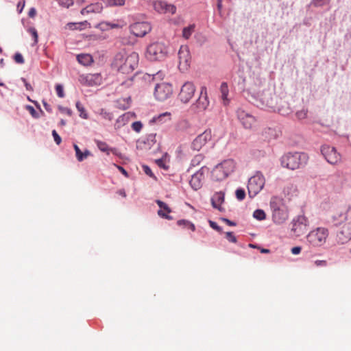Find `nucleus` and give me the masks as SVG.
I'll list each match as a JSON object with an SVG mask.
<instances>
[{
	"instance_id": "aec40b11",
	"label": "nucleus",
	"mask_w": 351,
	"mask_h": 351,
	"mask_svg": "<svg viewBox=\"0 0 351 351\" xmlns=\"http://www.w3.org/2000/svg\"><path fill=\"white\" fill-rule=\"evenodd\" d=\"M308 220L304 216H298L293 221L292 231L296 236L304 234L307 230Z\"/></svg>"
},
{
	"instance_id": "4d7b16f0",
	"label": "nucleus",
	"mask_w": 351,
	"mask_h": 351,
	"mask_svg": "<svg viewBox=\"0 0 351 351\" xmlns=\"http://www.w3.org/2000/svg\"><path fill=\"white\" fill-rule=\"evenodd\" d=\"M143 170L147 175L152 176V171L148 166H143Z\"/></svg>"
},
{
	"instance_id": "6e6552de",
	"label": "nucleus",
	"mask_w": 351,
	"mask_h": 351,
	"mask_svg": "<svg viewBox=\"0 0 351 351\" xmlns=\"http://www.w3.org/2000/svg\"><path fill=\"white\" fill-rule=\"evenodd\" d=\"M210 104V101L208 97L207 88L203 86L200 88V92L198 99L191 106L192 109L195 112H203L205 111Z\"/></svg>"
},
{
	"instance_id": "6ab92c4d",
	"label": "nucleus",
	"mask_w": 351,
	"mask_h": 351,
	"mask_svg": "<svg viewBox=\"0 0 351 351\" xmlns=\"http://www.w3.org/2000/svg\"><path fill=\"white\" fill-rule=\"evenodd\" d=\"M210 139L211 132L210 130H205L193 140L191 144V148L193 150L199 151Z\"/></svg>"
},
{
	"instance_id": "09e8293b",
	"label": "nucleus",
	"mask_w": 351,
	"mask_h": 351,
	"mask_svg": "<svg viewBox=\"0 0 351 351\" xmlns=\"http://www.w3.org/2000/svg\"><path fill=\"white\" fill-rule=\"evenodd\" d=\"M210 226L213 228L214 230H217V232H221L222 229L220 226L217 225V223L213 221H209Z\"/></svg>"
},
{
	"instance_id": "a19ab883",
	"label": "nucleus",
	"mask_w": 351,
	"mask_h": 351,
	"mask_svg": "<svg viewBox=\"0 0 351 351\" xmlns=\"http://www.w3.org/2000/svg\"><path fill=\"white\" fill-rule=\"evenodd\" d=\"M143 128V124L140 121H135L132 124V128L136 132H139Z\"/></svg>"
},
{
	"instance_id": "8fccbe9b",
	"label": "nucleus",
	"mask_w": 351,
	"mask_h": 351,
	"mask_svg": "<svg viewBox=\"0 0 351 351\" xmlns=\"http://www.w3.org/2000/svg\"><path fill=\"white\" fill-rule=\"evenodd\" d=\"M27 110H29V113L31 114V115L33 117H34V118H37L38 117V113L36 112V111L35 110V109L32 106H27Z\"/></svg>"
},
{
	"instance_id": "e433bc0d",
	"label": "nucleus",
	"mask_w": 351,
	"mask_h": 351,
	"mask_svg": "<svg viewBox=\"0 0 351 351\" xmlns=\"http://www.w3.org/2000/svg\"><path fill=\"white\" fill-rule=\"evenodd\" d=\"M74 149L75 151V156L78 161L82 162L83 160L82 154L83 152L80 150L79 147L76 145H73Z\"/></svg>"
},
{
	"instance_id": "4468645a",
	"label": "nucleus",
	"mask_w": 351,
	"mask_h": 351,
	"mask_svg": "<svg viewBox=\"0 0 351 351\" xmlns=\"http://www.w3.org/2000/svg\"><path fill=\"white\" fill-rule=\"evenodd\" d=\"M237 116L240 123L245 129L252 128L256 121V118L254 116L242 108L237 109Z\"/></svg>"
},
{
	"instance_id": "a18cd8bd",
	"label": "nucleus",
	"mask_w": 351,
	"mask_h": 351,
	"mask_svg": "<svg viewBox=\"0 0 351 351\" xmlns=\"http://www.w3.org/2000/svg\"><path fill=\"white\" fill-rule=\"evenodd\" d=\"M52 136L54 138V141L56 143L57 145H60L62 142V138L61 137L58 135V134L57 133V132L53 130L52 131Z\"/></svg>"
},
{
	"instance_id": "e2e57ef3",
	"label": "nucleus",
	"mask_w": 351,
	"mask_h": 351,
	"mask_svg": "<svg viewBox=\"0 0 351 351\" xmlns=\"http://www.w3.org/2000/svg\"><path fill=\"white\" fill-rule=\"evenodd\" d=\"M186 228L191 229L192 231H195V225L190 221H189V223H188V226H186Z\"/></svg>"
},
{
	"instance_id": "a878e982",
	"label": "nucleus",
	"mask_w": 351,
	"mask_h": 351,
	"mask_svg": "<svg viewBox=\"0 0 351 351\" xmlns=\"http://www.w3.org/2000/svg\"><path fill=\"white\" fill-rule=\"evenodd\" d=\"M224 202V193L222 192L215 193L211 198V203L214 208L222 210L221 204Z\"/></svg>"
},
{
	"instance_id": "69168bd1",
	"label": "nucleus",
	"mask_w": 351,
	"mask_h": 351,
	"mask_svg": "<svg viewBox=\"0 0 351 351\" xmlns=\"http://www.w3.org/2000/svg\"><path fill=\"white\" fill-rule=\"evenodd\" d=\"M222 8V1L221 0H217V9L219 12H221V10Z\"/></svg>"
},
{
	"instance_id": "79ce46f5",
	"label": "nucleus",
	"mask_w": 351,
	"mask_h": 351,
	"mask_svg": "<svg viewBox=\"0 0 351 351\" xmlns=\"http://www.w3.org/2000/svg\"><path fill=\"white\" fill-rule=\"evenodd\" d=\"M28 32L32 36L34 40V44H36L38 43V38L36 29L34 27H30L28 29Z\"/></svg>"
},
{
	"instance_id": "f3484780",
	"label": "nucleus",
	"mask_w": 351,
	"mask_h": 351,
	"mask_svg": "<svg viewBox=\"0 0 351 351\" xmlns=\"http://www.w3.org/2000/svg\"><path fill=\"white\" fill-rule=\"evenodd\" d=\"M179 69L186 71L189 66L191 56L189 47L186 45H182L178 51Z\"/></svg>"
},
{
	"instance_id": "b1692460",
	"label": "nucleus",
	"mask_w": 351,
	"mask_h": 351,
	"mask_svg": "<svg viewBox=\"0 0 351 351\" xmlns=\"http://www.w3.org/2000/svg\"><path fill=\"white\" fill-rule=\"evenodd\" d=\"M127 54L128 53L125 52H119L115 55L114 58L112 65L114 69H117L120 72L123 67L124 60L126 58Z\"/></svg>"
},
{
	"instance_id": "7c9ffc66",
	"label": "nucleus",
	"mask_w": 351,
	"mask_h": 351,
	"mask_svg": "<svg viewBox=\"0 0 351 351\" xmlns=\"http://www.w3.org/2000/svg\"><path fill=\"white\" fill-rule=\"evenodd\" d=\"M195 30V25H191L183 29L182 36L184 38L189 39Z\"/></svg>"
},
{
	"instance_id": "1a4fd4ad",
	"label": "nucleus",
	"mask_w": 351,
	"mask_h": 351,
	"mask_svg": "<svg viewBox=\"0 0 351 351\" xmlns=\"http://www.w3.org/2000/svg\"><path fill=\"white\" fill-rule=\"evenodd\" d=\"M196 88L193 83L191 82H185L181 87L178 94V99L183 104L189 103L193 97Z\"/></svg>"
},
{
	"instance_id": "473e14b6",
	"label": "nucleus",
	"mask_w": 351,
	"mask_h": 351,
	"mask_svg": "<svg viewBox=\"0 0 351 351\" xmlns=\"http://www.w3.org/2000/svg\"><path fill=\"white\" fill-rule=\"evenodd\" d=\"M253 217L258 220H263L265 219L266 215L264 210L257 209L254 212Z\"/></svg>"
},
{
	"instance_id": "f03ea898",
	"label": "nucleus",
	"mask_w": 351,
	"mask_h": 351,
	"mask_svg": "<svg viewBox=\"0 0 351 351\" xmlns=\"http://www.w3.org/2000/svg\"><path fill=\"white\" fill-rule=\"evenodd\" d=\"M250 90L255 99V105L261 108L275 109L276 102L271 91L263 90L261 93L256 87H252Z\"/></svg>"
},
{
	"instance_id": "7ed1b4c3",
	"label": "nucleus",
	"mask_w": 351,
	"mask_h": 351,
	"mask_svg": "<svg viewBox=\"0 0 351 351\" xmlns=\"http://www.w3.org/2000/svg\"><path fill=\"white\" fill-rule=\"evenodd\" d=\"M328 237V230L326 228L319 227L311 231L306 236L308 243L314 247L323 245Z\"/></svg>"
},
{
	"instance_id": "5701e85b",
	"label": "nucleus",
	"mask_w": 351,
	"mask_h": 351,
	"mask_svg": "<svg viewBox=\"0 0 351 351\" xmlns=\"http://www.w3.org/2000/svg\"><path fill=\"white\" fill-rule=\"evenodd\" d=\"M156 204L160 207V210L158 211V215L160 217L169 220L173 219L171 216L168 215L171 212V210L166 203L161 200H156Z\"/></svg>"
},
{
	"instance_id": "20e7f679",
	"label": "nucleus",
	"mask_w": 351,
	"mask_h": 351,
	"mask_svg": "<svg viewBox=\"0 0 351 351\" xmlns=\"http://www.w3.org/2000/svg\"><path fill=\"white\" fill-rule=\"evenodd\" d=\"M235 164L233 160H225L215 166L212 171V176L216 180H222L226 178L234 171Z\"/></svg>"
},
{
	"instance_id": "864d4df0",
	"label": "nucleus",
	"mask_w": 351,
	"mask_h": 351,
	"mask_svg": "<svg viewBox=\"0 0 351 351\" xmlns=\"http://www.w3.org/2000/svg\"><path fill=\"white\" fill-rule=\"evenodd\" d=\"M22 81L23 82L27 90H33V88L29 83L27 82L25 78H22Z\"/></svg>"
},
{
	"instance_id": "0eeeda50",
	"label": "nucleus",
	"mask_w": 351,
	"mask_h": 351,
	"mask_svg": "<svg viewBox=\"0 0 351 351\" xmlns=\"http://www.w3.org/2000/svg\"><path fill=\"white\" fill-rule=\"evenodd\" d=\"M265 184V178L264 176L261 172L257 171L248 180L247 190L249 196L251 198L254 197L263 189Z\"/></svg>"
},
{
	"instance_id": "412c9836",
	"label": "nucleus",
	"mask_w": 351,
	"mask_h": 351,
	"mask_svg": "<svg viewBox=\"0 0 351 351\" xmlns=\"http://www.w3.org/2000/svg\"><path fill=\"white\" fill-rule=\"evenodd\" d=\"M154 9L160 14H173L176 11V8L172 4H168L165 1H155L153 2Z\"/></svg>"
},
{
	"instance_id": "f257e3e1",
	"label": "nucleus",
	"mask_w": 351,
	"mask_h": 351,
	"mask_svg": "<svg viewBox=\"0 0 351 351\" xmlns=\"http://www.w3.org/2000/svg\"><path fill=\"white\" fill-rule=\"evenodd\" d=\"M308 156L305 153H288L281 158L282 166L287 169L295 170L306 165Z\"/></svg>"
},
{
	"instance_id": "680f3d73",
	"label": "nucleus",
	"mask_w": 351,
	"mask_h": 351,
	"mask_svg": "<svg viewBox=\"0 0 351 351\" xmlns=\"http://www.w3.org/2000/svg\"><path fill=\"white\" fill-rule=\"evenodd\" d=\"M43 106L47 112H51V108L47 102L43 101Z\"/></svg>"
},
{
	"instance_id": "393cba45",
	"label": "nucleus",
	"mask_w": 351,
	"mask_h": 351,
	"mask_svg": "<svg viewBox=\"0 0 351 351\" xmlns=\"http://www.w3.org/2000/svg\"><path fill=\"white\" fill-rule=\"evenodd\" d=\"M103 10V5L101 3H91L81 10L82 15H86L90 13H100Z\"/></svg>"
},
{
	"instance_id": "052dcab7",
	"label": "nucleus",
	"mask_w": 351,
	"mask_h": 351,
	"mask_svg": "<svg viewBox=\"0 0 351 351\" xmlns=\"http://www.w3.org/2000/svg\"><path fill=\"white\" fill-rule=\"evenodd\" d=\"M91 156V153L88 149H86L82 154L83 160L86 158L88 156Z\"/></svg>"
},
{
	"instance_id": "4c0bfd02",
	"label": "nucleus",
	"mask_w": 351,
	"mask_h": 351,
	"mask_svg": "<svg viewBox=\"0 0 351 351\" xmlns=\"http://www.w3.org/2000/svg\"><path fill=\"white\" fill-rule=\"evenodd\" d=\"M99 114L105 119L111 121L113 118L112 113L106 111L104 109H101Z\"/></svg>"
},
{
	"instance_id": "5fc2aeb1",
	"label": "nucleus",
	"mask_w": 351,
	"mask_h": 351,
	"mask_svg": "<svg viewBox=\"0 0 351 351\" xmlns=\"http://www.w3.org/2000/svg\"><path fill=\"white\" fill-rule=\"evenodd\" d=\"M296 114L299 119H304L306 116V111H305V110L299 111L296 113Z\"/></svg>"
},
{
	"instance_id": "774afa93",
	"label": "nucleus",
	"mask_w": 351,
	"mask_h": 351,
	"mask_svg": "<svg viewBox=\"0 0 351 351\" xmlns=\"http://www.w3.org/2000/svg\"><path fill=\"white\" fill-rule=\"evenodd\" d=\"M261 252L262 253H269V250H268V249H262Z\"/></svg>"
},
{
	"instance_id": "dca6fc26",
	"label": "nucleus",
	"mask_w": 351,
	"mask_h": 351,
	"mask_svg": "<svg viewBox=\"0 0 351 351\" xmlns=\"http://www.w3.org/2000/svg\"><path fill=\"white\" fill-rule=\"evenodd\" d=\"M78 80L82 85L93 86L100 85L102 77L99 73H88L80 75Z\"/></svg>"
},
{
	"instance_id": "a211bd4d",
	"label": "nucleus",
	"mask_w": 351,
	"mask_h": 351,
	"mask_svg": "<svg viewBox=\"0 0 351 351\" xmlns=\"http://www.w3.org/2000/svg\"><path fill=\"white\" fill-rule=\"evenodd\" d=\"M351 239V221L342 224L337 234V243L344 244Z\"/></svg>"
},
{
	"instance_id": "49530a36",
	"label": "nucleus",
	"mask_w": 351,
	"mask_h": 351,
	"mask_svg": "<svg viewBox=\"0 0 351 351\" xmlns=\"http://www.w3.org/2000/svg\"><path fill=\"white\" fill-rule=\"evenodd\" d=\"M314 265L316 267H324L327 266L328 263L326 260H316L314 261Z\"/></svg>"
},
{
	"instance_id": "ea45409f",
	"label": "nucleus",
	"mask_w": 351,
	"mask_h": 351,
	"mask_svg": "<svg viewBox=\"0 0 351 351\" xmlns=\"http://www.w3.org/2000/svg\"><path fill=\"white\" fill-rule=\"evenodd\" d=\"M56 90L57 95L59 97L63 98L64 97V89H63V86L62 85L57 84L56 86Z\"/></svg>"
},
{
	"instance_id": "9d476101",
	"label": "nucleus",
	"mask_w": 351,
	"mask_h": 351,
	"mask_svg": "<svg viewBox=\"0 0 351 351\" xmlns=\"http://www.w3.org/2000/svg\"><path fill=\"white\" fill-rule=\"evenodd\" d=\"M173 93L172 86L169 83L162 82L156 84L154 90V96L158 101H165Z\"/></svg>"
},
{
	"instance_id": "c756f323",
	"label": "nucleus",
	"mask_w": 351,
	"mask_h": 351,
	"mask_svg": "<svg viewBox=\"0 0 351 351\" xmlns=\"http://www.w3.org/2000/svg\"><path fill=\"white\" fill-rule=\"evenodd\" d=\"M127 23L123 19H119L116 22L106 23V25L111 29H121L126 26Z\"/></svg>"
},
{
	"instance_id": "2f4dec72",
	"label": "nucleus",
	"mask_w": 351,
	"mask_h": 351,
	"mask_svg": "<svg viewBox=\"0 0 351 351\" xmlns=\"http://www.w3.org/2000/svg\"><path fill=\"white\" fill-rule=\"evenodd\" d=\"M108 6H123L125 3V0H104Z\"/></svg>"
},
{
	"instance_id": "9b49d317",
	"label": "nucleus",
	"mask_w": 351,
	"mask_h": 351,
	"mask_svg": "<svg viewBox=\"0 0 351 351\" xmlns=\"http://www.w3.org/2000/svg\"><path fill=\"white\" fill-rule=\"evenodd\" d=\"M321 152L330 164L336 165L341 161V155L334 147L324 145L321 148Z\"/></svg>"
},
{
	"instance_id": "bf43d9fd",
	"label": "nucleus",
	"mask_w": 351,
	"mask_h": 351,
	"mask_svg": "<svg viewBox=\"0 0 351 351\" xmlns=\"http://www.w3.org/2000/svg\"><path fill=\"white\" fill-rule=\"evenodd\" d=\"M222 221H223L224 222H226L228 226H236V223L228 219H226V218H223L222 219Z\"/></svg>"
},
{
	"instance_id": "f8f14e48",
	"label": "nucleus",
	"mask_w": 351,
	"mask_h": 351,
	"mask_svg": "<svg viewBox=\"0 0 351 351\" xmlns=\"http://www.w3.org/2000/svg\"><path fill=\"white\" fill-rule=\"evenodd\" d=\"M129 28L130 33L136 37H143L152 30L150 23L145 21L134 23Z\"/></svg>"
},
{
	"instance_id": "603ef678",
	"label": "nucleus",
	"mask_w": 351,
	"mask_h": 351,
	"mask_svg": "<svg viewBox=\"0 0 351 351\" xmlns=\"http://www.w3.org/2000/svg\"><path fill=\"white\" fill-rule=\"evenodd\" d=\"M114 166L121 171L125 177H128V173L125 171V169L121 166L117 165L114 164Z\"/></svg>"
},
{
	"instance_id": "f704fd0d",
	"label": "nucleus",
	"mask_w": 351,
	"mask_h": 351,
	"mask_svg": "<svg viewBox=\"0 0 351 351\" xmlns=\"http://www.w3.org/2000/svg\"><path fill=\"white\" fill-rule=\"evenodd\" d=\"M171 114L169 112H165L159 114L158 117L154 118V121L156 122H161L162 121L164 118H167L168 120L171 119Z\"/></svg>"
},
{
	"instance_id": "cd10ccee",
	"label": "nucleus",
	"mask_w": 351,
	"mask_h": 351,
	"mask_svg": "<svg viewBox=\"0 0 351 351\" xmlns=\"http://www.w3.org/2000/svg\"><path fill=\"white\" fill-rule=\"evenodd\" d=\"M77 60L79 63L84 66L90 65L93 62L92 56L88 53H82L77 55Z\"/></svg>"
},
{
	"instance_id": "bb28decb",
	"label": "nucleus",
	"mask_w": 351,
	"mask_h": 351,
	"mask_svg": "<svg viewBox=\"0 0 351 351\" xmlns=\"http://www.w3.org/2000/svg\"><path fill=\"white\" fill-rule=\"evenodd\" d=\"M220 93L223 105L228 106L230 104V99L228 98L229 88L226 82L221 83L220 86Z\"/></svg>"
},
{
	"instance_id": "c03bdc74",
	"label": "nucleus",
	"mask_w": 351,
	"mask_h": 351,
	"mask_svg": "<svg viewBox=\"0 0 351 351\" xmlns=\"http://www.w3.org/2000/svg\"><path fill=\"white\" fill-rule=\"evenodd\" d=\"M14 61L18 64H23L24 59L23 56L20 53H16L14 56Z\"/></svg>"
},
{
	"instance_id": "39448f33",
	"label": "nucleus",
	"mask_w": 351,
	"mask_h": 351,
	"mask_svg": "<svg viewBox=\"0 0 351 351\" xmlns=\"http://www.w3.org/2000/svg\"><path fill=\"white\" fill-rule=\"evenodd\" d=\"M270 205L272 209L273 221L278 224L284 223L288 219V212L281 201L277 197H273Z\"/></svg>"
},
{
	"instance_id": "c9c22d12",
	"label": "nucleus",
	"mask_w": 351,
	"mask_h": 351,
	"mask_svg": "<svg viewBox=\"0 0 351 351\" xmlns=\"http://www.w3.org/2000/svg\"><path fill=\"white\" fill-rule=\"evenodd\" d=\"M76 108L77 110L80 112V116L83 119H88V114L86 112L84 108L82 106L80 101L76 103Z\"/></svg>"
},
{
	"instance_id": "4be33fe9",
	"label": "nucleus",
	"mask_w": 351,
	"mask_h": 351,
	"mask_svg": "<svg viewBox=\"0 0 351 351\" xmlns=\"http://www.w3.org/2000/svg\"><path fill=\"white\" fill-rule=\"evenodd\" d=\"M95 142L98 149L101 152H105L107 155H109L110 153H112L115 156H120V153L117 148L110 147L106 142L99 140H95Z\"/></svg>"
},
{
	"instance_id": "3c124183",
	"label": "nucleus",
	"mask_w": 351,
	"mask_h": 351,
	"mask_svg": "<svg viewBox=\"0 0 351 351\" xmlns=\"http://www.w3.org/2000/svg\"><path fill=\"white\" fill-rule=\"evenodd\" d=\"M302 247L300 246H295L291 248V252L293 254L297 255L301 252Z\"/></svg>"
},
{
	"instance_id": "0e129e2a",
	"label": "nucleus",
	"mask_w": 351,
	"mask_h": 351,
	"mask_svg": "<svg viewBox=\"0 0 351 351\" xmlns=\"http://www.w3.org/2000/svg\"><path fill=\"white\" fill-rule=\"evenodd\" d=\"M117 193L119 195H121L122 197H126V193H125V191L124 189H120L117 191Z\"/></svg>"
},
{
	"instance_id": "2eb2a0df",
	"label": "nucleus",
	"mask_w": 351,
	"mask_h": 351,
	"mask_svg": "<svg viewBox=\"0 0 351 351\" xmlns=\"http://www.w3.org/2000/svg\"><path fill=\"white\" fill-rule=\"evenodd\" d=\"M208 171V169L207 167H202L192 176L189 184L193 190L197 191L202 188L205 178L204 175Z\"/></svg>"
},
{
	"instance_id": "58836bf2",
	"label": "nucleus",
	"mask_w": 351,
	"mask_h": 351,
	"mask_svg": "<svg viewBox=\"0 0 351 351\" xmlns=\"http://www.w3.org/2000/svg\"><path fill=\"white\" fill-rule=\"evenodd\" d=\"M235 194L237 199L239 201L243 200L245 197V192L243 189H237Z\"/></svg>"
},
{
	"instance_id": "ddd939ff",
	"label": "nucleus",
	"mask_w": 351,
	"mask_h": 351,
	"mask_svg": "<svg viewBox=\"0 0 351 351\" xmlns=\"http://www.w3.org/2000/svg\"><path fill=\"white\" fill-rule=\"evenodd\" d=\"M138 54L136 52H132L127 54L121 72L123 73H132L138 66Z\"/></svg>"
},
{
	"instance_id": "de8ad7c7",
	"label": "nucleus",
	"mask_w": 351,
	"mask_h": 351,
	"mask_svg": "<svg viewBox=\"0 0 351 351\" xmlns=\"http://www.w3.org/2000/svg\"><path fill=\"white\" fill-rule=\"evenodd\" d=\"M58 110L62 112V113H65L67 115L69 116H71L72 114V111L71 109L66 108V107H63V106H58Z\"/></svg>"
},
{
	"instance_id": "13d9d810",
	"label": "nucleus",
	"mask_w": 351,
	"mask_h": 351,
	"mask_svg": "<svg viewBox=\"0 0 351 351\" xmlns=\"http://www.w3.org/2000/svg\"><path fill=\"white\" fill-rule=\"evenodd\" d=\"M36 9L34 8H31L29 10V13H28L29 16L31 17V18H33V17H34L36 16Z\"/></svg>"
},
{
	"instance_id": "c85d7f7f",
	"label": "nucleus",
	"mask_w": 351,
	"mask_h": 351,
	"mask_svg": "<svg viewBox=\"0 0 351 351\" xmlns=\"http://www.w3.org/2000/svg\"><path fill=\"white\" fill-rule=\"evenodd\" d=\"M69 29H84L86 27H90V25L87 21H84L80 23H69L67 24Z\"/></svg>"
},
{
	"instance_id": "338daca9",
	"label": "nucleus",
	"mask_w": 351,
	"mask_h": 351,
	"mask_svg": "<svg viewBox=\"0 0 351 351\" xmlns=\"http://www.w3.org/2000/svg\"><path fill=\"white\" fill-rule=\"evenodd\" d=\"M157 164L158 165V166L162 167L163 168L166 169V167L162 165V160H157Z\"/></svg>"
},
{
	"instance_id": "6e6d98bb",
	"label": "nucleus",
	"mask_w": 351,
	"mask_h": 351,
	"mask_svg": "<svg viewBox=\"0 0 351 351\" xmlns=\"http://www.w3.org/2000/svg\"><path fill=\"white\" fill-rule=\"evenodd\" d=\"M188 223H189V221L187 220L180 219L178 221L177 224L180 226H183L186 227L188 226Z\"/></svg>"
},
{
	"instance_id": "37998d69",
	"label": "nucleus",
	"mask_w": 351,
	"mask_h": 351,
	"mask_svg": "<svg viewBox=\"0 0 351 351\" xmlns=\"http://www.w3.org/2000/svg\"><path fill=\"white\" fill-rule=\"evenodd\" d=\"M226 237L231 243H235L237 241L236 237L232 232H227L226 233Z\"/></svg>"
},
{
	"instance_id": "423d86ee",
	"label": "nucleus",
	"mask_w": 351,
	"mask_h": 351,
	"mask_svg": "<svg viewBox=\"0 0 351 351\" xmlns=\"http://www.w3.org/2000/svg\"><path fill=\"white\" fill-rule=\"evenodd\" d=\"M167 53V47L162 43L155 42L147 47L145 56L151 61L164 59Z\"/></svg>"
},
{
	"instance_id": "72a5a7b5",
	"label": "nucleus",
	"mask_w": 351,
	"mask_h": 351,
	"mask_svg": "<svg viewBox=\"0 0 351 351\" xmlns=\"http://www.w3.org/2000/svg\"><path fill=\"white\" fill-rule=\"evenodd\" d=\"M204 156L202 154H197L191 160V165L193 167H196L200 164V162L203 160Z\"/></svg>"
}]
</instances>
